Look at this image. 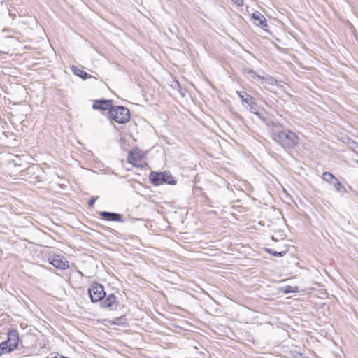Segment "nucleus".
<instances>
[{"instance_id":"nucleus-11","label":"nucleus","mask_w":358,"mask_h":358,"mask_svg":"<svg viewBox=\"0 0 358 358\" xmlns=\"http://www.w3.org/2000/svg\"><path fill=\"white\" fill-rule=\"evenodd\" d=\"M99 215L106 221L124 222L122 215L117 213L100 211L99 212Z\"/></svg>"},{"instance_id":"nucleus-25","label":"nucleus","mask_w":358,"mask_h":358,"mask_svg":"<svg viewBox=\"0 0 358 358\" xmlns=\"http://www.w3.org/2000/svg\"><path fill=\"white\" fill-rule=\"evenodd\" d=\"M3 354V351L0 349V356L2 355Z\"/></svg>"},{"instance_id":"nucleus-20","label":"nucleus","mask_w":358,"mask_h":358,"mask_svg":"<svg viewBox=\"0 0 358 358\" xmlns=\"http://www.w3.org/2000/svg\"><path fill=\"white\" fill-rule=\"evenodd\" d=\"M352 148L355 150V152H358V143L357 142L353 141L352 143Z\"/></svg>"},{"instance_id":"nucleus-24","label":"nucleus","mask_w":358,"mask_h":358,"mask_svg":"<svg viewBox=\"0 0 358 358\" xmlns=\"http://www.w3.org/2000/svg\"><path fill=\"white\" fill-rule=\"evenodd\" d=\"M45 358H59V357L57 356H53V357L52 356H48V357H46Z\"/></svg>"},{"instance_id":"nucleus-3","label":"nucleus","mask_w":358,"mask_h":358,"mask_svg":"<svg viewBox=\"0 0 358 358\" xmlns=\"http://www.w3.org/2000/svg\"><path fill=\"white\" fill-rule=\"evenodd\" d=\"M149 179L152 184L159 186L162 184L175 185L177 182L176 178L169 171H151L149 175Z\"/></svg>"},{"instance_id":"nucleus-5","label":"nucleus","mask_w":358,"mask_h":358,"mask_svg":"<svg viewBox=\"0 0 358 358\" xmlns=\"http://www.w3.org/2000/svg\"><path fill=\"white\" fill-rule=\"evenodd\" d=\"M237 94L241 99L242 103H245L250 108V111L258 117L262 118L261 114L258 112L259 106L255 98L244 91H238Z\"/></svg>"},{"instance_id":"nucleus-21","label":"nucleus","mask_w":358,"mask_h":358,"mask_svg":"<svg viewBox=\"0 0 358 358\" xmlns=\"http://www.w3.org/2000/svg\"><path fill=\"white\" fill-rule=\"evenodd\" d=\"M292 292H294V290H292V287H291V286H287V287H285V293L288 294V293H292Z\"/></svg>"},{"instance_id":"nucleus-26","label":"nucleus","mask_w":358,"mask_h":358,"mask_svg":"<svg viewBox=\"0 0 358 358\" xmlns=\"http://www.w3.org/2000/svg\"><path fill=\"white\" fill-rule=\"evenodd\" d=\"M357 163H358V160H357Z\"/></svg>"},{"instance_id":"nucleus-9","label":"nucleus","mask_w":358,"mask_h":358,"mask_svg":"<svg viewBox=\"0 0 358 358\" xmlns=\"http://www.w3.org/2000/svg\"><path fill=\"white\" fill-rule=\"evenodd\" d=\"M113 107V101L107 99L95 100L92 105V108L94 110H99L101 111L108 110L110 112Z\"/></svg>"},{"instance_id":"nucleus-10","label":"nucleus","mask_w":358,"mask_h":358,"mask_svg":"<svg viewBox=\"0 0 358 358\" xmlns=\"http://www.w3.org/2000/svg\"><path fill=\"white\" fill-rule=\"evenodd\" d=\"M6 342L10 345V350H14L17 348L19 343V333L16 329L8 331Z\"/></svg>"},{"instance_id":"nucleus-17","label":"nucleus","mask_w":358,"mask_h":358,"mask_svg":"<svg viewBox=\"0 0 358 358\" xmlns=\"http://www.w3.org/2000/svg\"><path fill=\"white\" fill-rule=\"evenodd\" d=\"M334 189L338 192H341L343 189V185L341 183V182L338 180V178H335V180L333 183Z\"/></svg>"},{"instance_id":"nucleus-2","label":"nucleus","mask_w":358,"mask_h":358,"mask_svg":"<svg viewBox=\"0 0 358 358\" xmlns=\"http://www.w3.org/2000/svg\"><path fill=\"white\" fill-rule=\"evenodd\" d=\"M274 140L285 150L293 149L299 143L298 136L289 129L275 133Z\"/></svg>"},{"instance_id":"nucleus-19","label":"nucleus","mask_w":358,"mask_h":358,"mask_svg":"<svg viewBox=\"0 0 358 358\" xmlns=\"http://www.w3.org/2000/svg\"><path fill=\"white\" fill-rule=\"evenodd\" d=\"M96 199V198H92L88 201L89 207L92 208L95 203Z\"/></svg>"},{"instance_id":"nucleus-7","label":"nucleus","mask_w":358,"mask_h":358,"mask_svg":"<svg viewBox=\"0 0 358 358\" xmlns=\"http://www.w3.org/2000/svg\"><path fill=\"white\" fill-rule=\"evenodd\" d=\"M128 162L136 167H143V155L138 150L129 151Z\"/></svg>"},{"instance_id":"nucleus-16","label":"nucleus","mask_w":358,"mask_h":358,"mask_svg":"<svg viewBox=\"0 0 358 358\" xmlns=\"http://www.w3.org/2000/svg\"><path fill=\"white\" fill-rule=\"evenodd\" d=\"M267 251L271 254L272 255L275 256V257H283L285 255V254L287 253V251H281V252H277V251H274L272 249H268Z\"/></svg>"},{"instance_id":"nucleus-13","label":"nucleus","mask_w":358,"mask_h":358,"mask_svg":"<svg viewBox=\"0 0 358 358\" xmlns=\"http://www.w3.org/2000/svg\"><path fill=\"white\" fill-rule=\"evenodd\" d=\"M335 178H336L330 172H324L322 174V179L330 184L334 183Z\"/></svg>"},{"instance_id":"nucleus-6","label":"nucleus","mask_w":358,"mask_h":358,"mask_svg":"<svg viewBox=\"0 0 358 358\" xmlns=\"http://www.w3.org/2000/svg\"><path fill=\"white\" fill-rule=\"evenodd\" d=\"M49 263L58 269H67L69 268V262L62 255L54 254L48 258Z\"/></svg>"},{"instance_id":"nucleus-22","label":"nucleus","mask_w":358,"mask_h":358,"mask_svg":"<svg viewBox=\"0 0 358 358\" xmlns=\"http://www.w3.org/2000/svg\"><path fill=\"white\" fill-rule=\"evenodd\" d=\"M9 15L14 17L16 16L15 13H12L11 11L9 12Z\"/></svg>"},{"instance_id":"nucleus-15","label":"nucleus","mask_w":358,"mask_h":358,"mask_svg":"<svg viewBox=\"0 0 358 358\" xmlns=\"http://www.w3.org/2000/svg\"><path fill=\"white\" fill-rule=\"evenodd\" d=\"M247 73L253 79L264 80V77L258 75L255 71L251 69L248 70Z\"/></svg>"},{"instance_id":"nucleus-12","label":"nucleus","mask_w":358,"mask_h":358,"mask_svg":"<svg viewBox=\"0 0 358 358\" xmlns=\"http://www.w3.org/2000/svg\"><path fill=\"white\" fill-rule=\"evenodd\" d=\"M71 69L75 75L83 78V80H85L87 78H90L92 77L91 75L88 74L87 72L79 69L76 66H72Z\"/></svg>"},{"instance_id":"nucleus-8","label":"nucleus","mask_w":358,"mask_h":358,"mask_svg":"<svg viewBox=\"0 0 358 358\" xmlns=\"http://www.w3.org/2000/svg\"><path fill=\"white\" fill-rule=\"evenodd\" d=\"M254 23L260 27L266 32H269V26L267 24L265 17L259 11L256 10L252 14Z\"/></svg>"},{"instance_id":"nucleus-4","label":"nucleus","mask_w":358,"mask_h":358,"mask_svg":"<svg viewBox=\"0 0 358 358\" xmlns=\"http://www.w3.org/2000/svg\"><path fill=\"white\" fill-rule=\"evenodd\" d=\"M111 120L119 124H125L130 120V111L124 106H114L108 113Z\"/></svg>"},{"instance_id":"nucleus-1","label":"nucleus","mask_w":358,"mask_h":358,"mask_svg":"<svg viewBox=\"0 0 358 358\" xmlns=\"http://www.w3.org/2000/svg\"><path fill=\"white\" fill-rule=\"evenodd\" d=\"M87 292L91 301L94 303L100 302V306L103 308H116L119 305L115 295L110 294L107 296L103 285L100 283L93 282L88 288Z\"/></svg>"},{"instance_id":"nucleus-14","label":"nucleus","mask_w":358,"mask_h":358,"mask_svg":"<svg viewBox=\"0 0 358 358\" xmlns=\"http://www.w3.org/2000/svg\"><path fill=\"white\" fill-rule=\"evenodd\" d=\"M10 345L8 344L6 341H3L0 343V349L3 351V353L10 352L13 350H10Z\"/></svg>"},{"instance_id":"nucleus-18","label":"nucleus","mask_w":358,"mask_h":358,"mask_svg":"<svg viewBox=\"0 0 358 358\" xmlns=\"http://www.w3.org/2000/svg\"><path fill=\"white\" fill-rule=\"evenodd\" d=\"M268 84L275 85L277 83V80L272 76H268L264 78Z\"/></svg>"},{"instance_id":"nucleus-23","label":"nucleus","mask_w":358,"mask_h":358,"mask_svg":"<svg viewBox=\"0 0 358 358\" xmlns=\"http://www.w3.org/2000/svg\"><path fill=\"white\" fill-rule=\"evenodd\" d=\"M344 192V193H346L347 192V189L345 187L343 186V189H342V192Z\"/></svg>"}]
</instances>
